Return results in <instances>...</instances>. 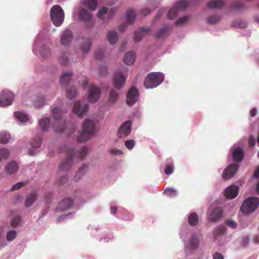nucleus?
<instances>
[{
  "label": "nucleus",
  "mask_w": 259,
  "mask_h": 259,
  "mask_svg": "<svg viewBox=\"0 0 259 259\" xmlns=\"http://www.w3.org/2000/svg\"><path fill=\"white\" fill-rule=\"evenodd\" d=\"M239 188L235 185L228 187L225 191L224 195L227 198H234L238 194Z\"/></svg>",
  "instance_id": "obj_18"
},
{
  "label": "nucleus",
  "mask_w": 259,
  "mask_h": 259,
  "mask_svg": "<svg viewBox=\"0 0 259 259\" xmlns=\"http://www.w3.org/2000/svg\"><path fill=\"white\" fill-rule=\"evenodd\" d=\"M67 97L68 99H72L74 98L77 93L76 89L75 87H71L70 89H66Z\"/></svg>",
  "instance_id": "obj_39"
},
{
  "label": "nucleus",
  "mask_w": 259,
  "mask_h": 259,
  "mask_svg": "<svg viewBox=\"0 0 259 259\" xmlns=\"http://www.w3.org/2000/svg\"><path fill=\"white\" fill-rule=\"evenodd\" d=\"M17 236V232L15 230L9 231L7 232L6 235V239L8 241L14 240Z\"/></svg>",
  "instance_id": "obj_40"
},
{
  "label": "nucleus",
  "mask_w": 259,
  "mask_h": 259,
  "mask_svg": "<svg viewBox=\"0 0 259 259\" xmlns=\"http://www.w3.org/2000/svg\"><path fill=\"white\" fill-rule=\"evenodd\" d=\"M72 76V73L71 72L64 73L60 78L61 83L62 84L67 83L70 81Z\"/></svg>",
  "instance_id": "obj_35"
},
{
  "label": "nucleus",
  "mask_w": 259,
  "mask_h": 259,
  "mask_svg": "<svg viewBox=\"0 0 259 259\" xmlns=\"http://www.w3.org/2000/svg\"><path fill=\"white\" fill-rule=\"evenodd\" d=\"M139 96L138 90L135 87L131 88L126 95V103L129 106L133 105L137 101Z\"/></svg>",
  "instance_id": "obj_11"
},
{
  "label": "nucleus",
  "mask_w": 259,
  "mask_h": 259,
  "mask_svg": "<svg viewBox=\"0 0 259 259\" xmlns=\"http://www.w3.org/2000/svg\"><path fill=\"white\" fill-rule=\"evenodd\" d=\"M131 132V122L130 121H126L119 128L117 135L119 138H124L130 134Z\"/></svg>",
  "instance_id": "obj_13"
},
{
  "label": "nucleus",
  "mask_w": 259,
  "mask_h": 259,
  "mask_svg": "<svg viewBox=\"0 0 259 259\" xmlns=\"http://www.w3.org/2000/svg\"><path fill=\"white\" fill-rule=\"evenodd\" d=\"M212 257L213 259H224L223 254L219 252L214 253L213 254Z\"/></svg>",
  "instance_id": "obj_56"
},
{
  "label": "nucleus",
  "mask_w": 259,
  "mask_h": 259,
  "mask_svg": "<svg viewBox=\"0 0 259 259\" xmlns=\"http://www.w3.org/2000/svg\"><path fill=\"white\" fill-rule=\"evenodd\" d=\"M189 6V1L188 0H179L177 1L174 7L170 9L167 13V18L169 19H174L176 17L180 11L186 10Z\"/></svg>",
  "instance_id": "obj_7"
},
{
  "label": "nucleus",
  "mask_w": 259,
  "mask_h": 259,
  "mask_svg": "<svg viewBox=\"0 0 259 259\" xmlns=\"http://www.w3.org/2000/svg\"><path fill=\"white\" fill-rule=\"evenodd\" d=\"M135 58V53L132 51H130L125 54L123 60L125 64L131 65L134 63Z\"/></svg>",
  "instance_id": "obj_24"
},
{
  "label": "nucleus",
  "mask_w": 259,
  "mask_h": 259,
  "mask_svg": "<svg viewBox=\"0 0 259 259\" xmlns=\"http://www.w3.org/2000/svg\"><path fill=\"white\" fill-rule=\"evenodd\" d=\"M51 20L56 26H60L64 19V13L62 8L59 5L54 6L50 11Z\"/></svg>",
  "instance_id": "obj_4"
},
{
  "label": "nucleus",
  "mask_w": 259,
  "mask_h": 259,
  "mask_svg": "<svg viewBox=\"0 0 259 259\" xmlns=\"http://www.w3.org/2000/svg\"><path fill=\"white\" fill-rule=\"evenodd\" d=\"M174 169V166L173 164H168L166 165L165 169H164V172L165 174L167 175H169L171 174Z\"/></svg>",
  "instance_id": "obj_46"
},
{
  "label": "nucleus",
  "mask_w": 259,
  "mask_h": 259,
  "mask_svg": "<svg viewBox=\"0 0 259 259\" xmlns=\"http://www.w3.org/2000/svg\"><path fill=\"white\" fill-rule=\"evenodd\" d=\"M109 152L112 155H120L123 154V152L121 150L114 148L110 149Z\"/></svg>",
  "instance_id": "obj_49"
},
{
  "label": "nucleus",
  "mask_w": 259,
  "mask_h": 259,
  "mask_svg": "<svg viewBox=\"0 0 259 259\" xmlns=\"http://www.w3.org/2000/svg\"><path fill=\"white\" fill-rule=\"evenodd\" d=\"M127 26V24L125 23H123L119 26V29L120 31H123L125 29Z\"/></svg>",
  "instance_id": "obj_62"
},
{
  "label": "nucleus",
  "mask_w": 259,
  "mask_h": 259,
  "mask_svg": "<svg viewBox=\"0 0 259 259\" xmlns=\"http://www.w3.org/2000/svg\"><path fill=\"white\" fill-rule=\"evenodd\" d=\"M194 248V242L193 239H191L190 241V245H187V249L190 248V249L193 250Z\"/></svg>",
  "instance_id": "obj_60"
},
{
  "label": "nucleus",
  "mask_w": 259,
  "mask_h": 259,
  "mask_svg": "<svg viewBox=\"0 0 259 259\" xmlns=\"http://www.w3.org/2000/svg\"><path fill=\"white\" fill-rule=\"evenodd\" d=\"M136 18L135 13L133 10L129 9L127 11L125 14V19L129 24H132L134 22Z\"/></svg>",
  "instance_id": "obj_28"
},
{
  "label": "nucleus",
  "mask_w": 259,
  "mask_h": 259,
  "mask_svg": "<svg viewBox=\"0 0 259 259\" xmlns=\"http://www.w3.org/2000/svg\"><path fill=\"white\" fill-rule=\"evenodd\" d=\"M126 80V77L120 72H116L113 78V85L117 89H119L122 88Z\"/></svg>",
  "instance_id": "obj_14"
},
{
  "label": "nucleus",
  "mask_w": 259,
  "mask_h": 259,
  "mask_svg": "<svg viewBox=\"0 0 259 259\" xmlns=\"http://www.w3.org/2000/svg\"><path fill=\"white\" fill-rule=\"evenodd\" d=\"M108 42L111 45H115L118 40V34L116 31H109L107 35Z\"/></svg>",
  "instance_id": "obj_26"
},
{
  "label": "nucleus",
  "mask_w": 259,
  "mask_h": 259,
  "mask_svg": "<svg viewBox=\"0 0 259 259\" xmlns=\"http://www.w3.org/2000/svg\"><path fill=\"white\" fill-rule=\"evenodd\" d=\"M168 26L164 25L162 28H160L155 33V36L156 38H162L164 36L167 31Z\"/></svg>",
  "instance_id": "obj_33"
},
{
  "label": "nucleus",
  "mask_w": 259,
  "mask_h": 259,
  "mask_svg": "<svg viewBox=\"0 0 259 259\" xmlns=\"http://www.w3.org/2000/svg\"><path fill=\"white\" fill-rule=\"evenodd\" d=\"M67 181V178L66 177H61L57 182L59 186H64Z\"/></svg>",
  "instance_id": "obj_50"
},
{
  "label": "nucleus",
  "mask_w": 259,
  "mask_h": 259,
  "mask_svg": "<svg viewBox=\"0 0 259 259\" xmlns=\"http://www.w3.org/2000/svg\"><path fill=\"white\" fill-rule=\"evenodd\" d=\"M257 111L256 109L254 108L251 109L250 111V115L251 117H254L256 115Z\"/></svg>",
  "instance_id": "obj_61"
},
{
  "label": "nucleus",
  "mask_w": 259,
  "mask_h": 259,
  "mask_svg": "<svg viewBox=\"0 0 259 259\" xmlns=\"http://www.w3.org/2000/svg\"><path fill=\"white\" fill-rule=\"evenodd\" d=\"M231 8L236 11H240L245 9V6L243 3L240 1H235L232 3L231 5Z\"/></svg>",
  "instance_id": "obj_32"
},
{
  "label": "nucleus",
  "mask_w": 259,
  "mask_h": 259,
  "mask_svg": "<svg viewBox=\"0 0 259 259\" xmlns=\"http://www.w3.org/2000/svg\"><path fill=\"white\" fill-rule=\"evenodd\" d=\"M88 108L89 105L88 104H85L82 106L80 102L77 101L74 103L73 111L78 116H81L87 112Z\"/></svg>",
  "instance_id": "obj_15"
},
{
  "label": "nucleus",
  "mask_w": 259,
  "mask_h": 259,
  "mask_svg": "<svg viewBox=\"0 0 259 259\" xmlns=\"http://www.w3.org/2000/svg\"><path fill=\"white\" fill-rule=\"evenodd\" d=\"M231 154L234 160L237 162L242 161L244 158V151L242 148L238 147L232 150Z\"/></svg>",
  "instance_id": "obj_19"
},
{
  "label": "nucleus",
  "mask_w": 259,
  "mask_h": 259,
  "mask_svg": "<svg viewBox=\"0 0 259 259\" xmlns=\"http://www.w3.org/2000/svg\"><path fill=\"white\" fill-rule=\"evenodd\" d=\"M79 18L80 20L91 22L92 21V15L87 10L82 9L81 10L79 14Z\"/></svg>",
  "instance_id": "obj_27"
},
{
  "label": "nucleus",
  "mask_w": 259,
  "mask_h": 259,
  "mask_svg": "<svg viewBox=\"0 0 259 259\" xmlns=\"http://www.w3.org/2000/svg\"><path fill=\"white\" fill-rule=\"evenodd\" d=\"M103 53L100 52H98L96 53V58L97 59H101L102 58Z\"/></svg>",
  "instance_id": "obj_63"
},
{
  "label": "nucleus",
  "mask_w": 259,
  "mask_h": 259,
  "mask_svg": "<svg viewBox=\"0 0 259 259\" xmlns=\"http://www.w3.org/2000/svg\"><path fill=\"white\" fill-rule=\"evenodd\" d=\"M227 225L232 229L236 228L237 226L236 223L233 221L227 220L226 221Z\"/></svg>",
  "instance_id": "obj_52"
},
{
  "label": "nucleus",
  "mask_w": 259,
  "mask_h": 259,
  "mask_svg": "<svg viewBox=\"0 0 259 259\" xmlns=\"http://www.w3.org/2000/svg\"><path fill=\"white\" fill-rule=\"evenodd\" d=\"M14 96L9 91H3L0 93V106L5 107L12 104L14 101Z\"/></svg>",
  "instance_id": "obj_9"
},
{
  "label": "nucleus",
  "mask_w": 259,
  "mask_h": 259,
  "mask_svg": "<svg viewBox=\"0 0 259 259\" xmlns=\"http://www.w3.org/2000/svg\"><path fill=\"white\" fill-rule=\"evenodd\" d=\"M118 93L114 90H111L110 92L109 101L111 103H115L118 98Z\"/></svg>",
  "instance_id": "obj_38"
},
{
  "label": "nucleus",
  "mask_w": 259,
  "mask_h": 259,
  "mask_svg": "<svg viewBox=\"0 0 259 259\" xmlns=\"http://www.w3.org/2000/svg\"><path fill=\"white\" fill-rule=\"evenodd\" d=\"M249 145L250 147H253L255 145V140L252 135H250L248 139Z\"/></svg>",
  "instance_id": "obj_53"
},
{
  "label": "nucleus",
  "mask_w": 259,
  "mask_h": 259,
  "mask_svg": "<svg viewBox=\"0 0 259 259\" xmlns=\"http://www.w3.org/2000/svg\"><path fill=\"white\" fill-rule=\"evenodd\" d=\"M249 238L248 237H243L242 238V243L244 246L247 245L249 243Z\"/></svg>",
  "instance_id": "obj_58"
},
{
  "label": "nucleus",
  "mask_w": 259,
  "mask_h": 259,
  "mask_svg": "<svg viewBox=\"0 0 259 259\" xmlns=\"http://www.w3.org/2000/svg\"><path fill=\"white\" fill-rule=\"evenodd\" d=\"M149 28H140L139 30L134 32V40L137 42L140 41L144 37L145 34L150 32Z\"/></svg>",
  "instance_id": "obj_20"
},
{
  "label": "nucleus",
  "mask_w": 259,
  "mask_h": 259,
  "mask_svg": "<svg viewBox=\"0 0 259 259\" xmlns=\"http://www.w3.org/2000/svg\"><path fill=\"white\" fill-rule=\"evenodd\" d=\"M73 204V201L70 198H67L60 201L57 207L58 211H63L70 208Z\"/></svg>",
  "instance_id": "obj_16"
},
{
  "label": "nucleus",
  "mask_w": 259,
  "mask_h": 259,
  "mask_svg": "<svg viewBox=\"0 0 259 259\" xmlns=\"http://www.w3.org/2000/svg\"><path fill=\"white\" fill-rule=\"evenodd\" d=\"M225 232V228L223 226H218L214 232V235L216 236L223 234Z\"/></svg>",
  "instance_id": "obj_44"
},
{
  "label": "nucleus",
  "mask_w": 259,
  "mask_h": 259,
  "mask_svg": "<svg viewBox=\"0 0 259 259\" xmlns=\"http://www.w3.org/2000/svg\"><path fill=\"white\" fill-rule=\"evenodd\" d=\"M95 132V124L94 121L90 119L84 120L83 124V131L77 137L78 142H84L90 139Z\"/></svg>",
  "instance_id": "obj_2"
},
{
  "label": "nucleus",
  "mask_w": 259,
  "mask_h": 259,
  "mask_svg": "<svg viewBox=\"0 0 259 259\" xmlns=\"http://www.w3.org/2000/svg\"><path fill=\"white\" fill-rule=\"evenodd\" d=\"M151 12V10H149V9L148 8H145V9H144L142 11V14L144 15V16H146L148 14H149V13H150Z\"/></svg>",
  "instance_id": "obj_59"
},
{
  "label": "nucleus",
  "mask_w": 259,
  "mask_h": 259,
  "mask_svg": "<svg viewBox=\"0 0 259 259\" xmlns=\"http://www.w3.org/2000/svg\"><path fill=\"white\" fill-rule=\"evenodd\" d=\"M165 192L170 197H175L177 195V191L171 188L166 189Z\"/></svg>",
  "instance_id": "obj_47"
},
{
  "label": "nucleus",
  "mask_w": 259,
  "mask_h": 259,
  "mask_svg": "<svg viewBox=\"0 0 259 259\" xmlns=\"http://www.w3.org/2000/svg\"><path fill=\"white\" fill-rule=\"evenodd\" d=\"M36 197V194L32 192L30 193L27 199L25 200V205L26 207H30L33 203L35 201Z\"/></svg>",
  "instance_id": "obj_31"
},
{
  "label": "nucleus",
  "mask_w": 259,
  "mask_h": 259,
  "mask_svg": "<svg viewBox=\"0 0 259 259\" xmlns=\"http://www.w3.org/2000/svg\"><path fill=\"white\" fill-rule=\"evenodd\" d=\"M83 5L87 7L90 10L94 11L97 7V1L96 0H84L83 2Z\"/></svg>",
  "instance_id": "obj_29"
},
{
  "label": "nucleus",
  "mask_w": 259,
  "mask_h": 259,
  "mask_svg": "<svg viewBox=\"0 0 259 259\" xmlns=\"http://www.w3.org/2000/svg\"><path fill=\"white\" fill-rule=\"evenodd\" d=\"M24 185V183L23 182H19L14 185L12 188V191H15L16 190H18L21 188Z\"/></svg>",
  "instance_id": "obj_55"
},
{
  "label": "nucleus",
  "mask_w": 259,
  "mask_h": 259,
  "mask_svg": "<svg viewBox=\"0 0 259 259\" xmlns=\"http://www.w3.org/2000/svg\"><path fill=\"white\" fill-rule=\"evenodd\" d=\"M88 169V166L86 164H84L81 166L78 170L77 173L74 176V180L77 181L80 178V177L86 172Z\"/></svg>",
  "instance_id": "obj_34"
},
{
  "label": "nucleus",
  "mask_w": 259,
  "mask_h": 259,
  "mask_svg": "<svg viewBox=\"0 0 259 259\" xmlns=\"http://www.w3.org/2000/svg\"><path fill=\"white\" fill-rule=\"evenodd\" d=\"M115 12L116 11L114 8L108 10L107 7H103L98 11V17L103 20L105 18V15H107V18L111 19L115 13Z\"/></svg>",
  "instance_id": "obj_17"
},
{
  "label": "nucleus",
  "mask_w": 259,
  "mask_h": 259,
  "mask_svg": "<svg viewBox=\"0 0 259 259\" xmlns=\"http://www.w3.org/2000/svg\"><path fill=\"white\" fill-rule=\"evenodd\" d=\"M53 117L56 120L54 125L55 130L58 132H63L66 127V121L62 118V111L57 107H55L52 110Z\"/></svg>",
  "instance_id": "obj_8"
},
{
  "label": "nucleus",
  "mask_w": 259,
  "mask_h": 259,
  "mask_svg": "<svg viewBox=\"0 0 259 259\" xmlns=\"http://www.w3.org/2000/svg\"><path fill=\"white\" fill-rule=\"evenodd\" d=\"M259 205V199L256 197H250L245 200L240 210L245 214H249L253 212Z\"/></svg>",
  "instance_id": "obj_5"
},
{
  "label": "nucleus",
  "mask_w": 259,
  "mask_h": 259,
  "mask_svg": "<svg viewBox=\"0 0 259 259\" xmlns=\"http://www.w3.org/2000/svg\"><path fill=\"white\" fill-rule=\"evenodd\" d=\"M163 80V75L160 72L150 73L145 78L144 86L147 89H152L160 84Z\"/></svg>",
  "instance_id": "obj_3"
},
{
  "label": "nucleus",
  "mask_w": 259,
  "mask_h": 259,
  "mask_svg": "<svg viewBox=\"0 0 259 259\" xmlns=\"http://www.w3.org/2000/svg\"><path fill=\"white\" fill-rule=\"evenodd\" d=\"M42 143V139L39 137L35 139L32 140L31 143V145L32 147L35 148H39Z\"/></svg>",
  "instance_id": "obj_41"
},
{
  "label": "nucleus",
  "mask_w": 259,
  "mask_h": 259,
  "mask_svg": "<svg viewBox=\"0 0 259 259\" xmlns=\"http://www.w3.org/2000/svg\"><path fill=\"white\" fill-rule=\"evenodd\" d=\"M50 124V119L49 118H42L39 121V125L43 131L48 129Z\"/></svg>",
  "instance_id": "obj_36"
},
{
  "label": "nucleus",
  "mask_w": 259,
  "mask_h": 259,
  "mask_svg": "<svg viewBox=\"0 0 259 259\" xmlns=\"http://www.w3.org/2000/svg\"><path fill=\"white\" fill-rule=\"evenodd\" d=\"M18 169V165L15 161L9 163L5 168L6 172L9 175L15 174Z\"/></svg>",
  "instance_id": "obj_23"
},
{
  "label": "nucleus",
  "mask_w": 259,
  "mask_h": 259,
  "mask_svg": "<svg viewBox=\"0 0 259 259\" xmlns=\"http://www.w3.org/2000/svg\"><path fill=\"white\" fill-rule=\"evenodd\" d=\"M188 222L190 225L194 226V212L191 213L188 218Z\"/></svg>",
  "instance_id": "obj_54"
},
{
  "label": "nucleus",
  "mask_w": 259,
  "mask_h": 259,
  "mask_svg": "<svg viewBox=\"0 0 259 259\" xmlns=\"http://www.w3.org/2000/svg\"><path fill=\"white\" fill-rule=\"evenodd\" d=\"M73 38L72 33L69 30H65L61 37V43L63 45H68L71 41Z\"/></svg>",
  "instance_id": "obj_21"
},
{
  "label": "nucleus",
  "mask_w": 259,
  "mask_h": 259,
  "mask_svg": "<svg viewBox=\"0 0 259 259\" xmlns=\"http://www.w3.org/2000/svg\"><path fill=\"white\" fill-rule=\"evenodd\" d=\"M9 152L7 149H0V160L6 159L8 158Z\"/></svg>",
  "instance_id": "obj_43"
},
{
  "label": "nucleus",
  "mask_w": 259,
  "mask_h": 259,
  "mask_svg": "<svg viewBox=\"0 0 259 259\" xmlns=\"http://www.w3.org/2000/svg\"><path fill=\"white\" fill-rule=\"evenodd\" d=\"M14 115L16 119L22 122H27L29 120L28 116L21 112H15Z\"/></svg>",
  "instance_id": "obj_30"
},
{
  "label": "nucleus",
  "mask_w": 259,
  "mask_h": 259,
  "mask_svg": "<svg viewBox=\"0 0 259 259\" xmlns=\"http://www.w3.org/2000/svg\"><path fill=\"white\" fill-rule=\"evenodd\" d=\"M10 135L6 132L0 133V143L7 144L10 139Z\"/></svg>",
  "instance_id": "obj_37"
},
{
  "label": "nucleus",
  "mask_w": 259,
  "mask_h": 259,
  "mask_svg": "<svg viewBox=\"0 0 259 259\" xmlns=\"http://www.w3.org/2000/svg\"><path fill=\"white\" fill-rule=\"evenodd\" d=\"M190 17L185 16L183 17L180 18L176 21V24L178 25H182L186 23L189 20Z\"/></svg>",
  "instance_id": "obj_45"
},
{
  "label": "nucleus",
  "mask_w": 259,
  "mask_h": 259,
  "mask_svg": "<svg viewBox=\"0 0 259 259\" xmlns=\"http://www.w3.org/2000/svg\"><path fill=\"white\" fill-rule=\"evenodd\" d=\"M20 222V218L19 217H16L12 220L11 222V225L13 228H16L19 224Z\"/></svg>",
  "instance_id": "obj_51"
},
{
  "label": "nucleus",
  "mask_w": 259,
  "mask_h": 259,
  "mask_svg": "<svg viewBox=\"0 0 259 259\" xmlns=\"http://www.w3.org/2000/svg\"><path fill=\"white\" fill-rule=\"evenodd\" d=\"M61 152H66L68 158L61 162L59 168L61 170H67L69 169L72 164V158L74 156H76L80 159H83L87 155L88 149L87 147L84 146L80 150L76 151L65 146L61 149Z\"/></svg>",
  "instance_id": "obj_1"
},
{
  "label": "nucleus",
  "mask_w": 259,
  "mask_h": 259,
  "mask_svg": "<svg viewBox=\"0 0 259 259\" xmlns=\"http://www.w3.org/2000/svg\"><path fill=\"white\" fill-rule=\"evenodd\" d=\"M135 144L133 140H130L125 141V145L128 149H132Z\"/></svg>",
  "instance_id": "obj_48"
},
{
  "label": "nucleus",
  "mask_w": 259,
  "mask_h": 259,
  "mask_svg": "<svg viewBox=\"0 0 259 259\" xmlns=\"http://www.w3.org/2000/svg\"><path fill=\"white\" fill-rule=\"evenodd\" d=\"M60 61L61 64L65 65L68 63V59L66 56H63L60 58Z\"/></svg>",
  "instance_id": "obj_57"
},
{
  "label": "nucleus",
  "mask_w": 259,
  "mask_h": 259,
  "mask_svg": "<svg viewBox=\"0 0 259 259\" xmlns=\"http://www.w3.org/2000/svg\"><path fill=\"white\" fill-rule=\"evenodd\" d=\"M220 17L218 15H212L207 18V22L210 24H215L220 21Z\"/></svg>",
  "instance_id": "obj_42"
},
{
  "label": "nucleus",
  "mask_w": 259,
  "mask_h": 259,
  "mask_svg": "<svg viewBox=\"0 0 259 259\" xmlns=\"http://www.w3.org/2000/svg\"><path fill=\"white\" fill-rule=\"evenodd\" d=\"M225 4L224 0H210L207 6L211 9H220L224 6Z\"/></svg>",
  "instance_id": "obj_22"
},
{
  "label": "nucleus",
  "mask_w": 259,
  "mask_h": 259,
  "mask_svg": "<svg viewBox=\"0 0 259 259\" xmlns=\"http://www.w3.org/2000/svg\"><path fill=\"white\" fill-rule=\"evenodd\" d=\"M110 210L111 213L113 214H115L117 212V208L116 206H111L110 208Z\"/></svg>",
  "instance_id": "obj_64"
},
{
  "label": "nucleus",
  "mask_w": 259,
  "mask_h": 259,
  "mask_svg": "<svg viewBox=\"0 0 259 259\" xmlns=\"http://www.w3.org/2000/svg\"><path fill=\"white\" fill-rule=\"evenodd\" d=\"M92 41L90 39H83L80 42V49L84 53H88L91 48Z\"/></svg>",
  "instance_id": "obj_25"
},
{
  "label": "nucleus",
  "mask_w": 259,
  "mask_h": 259,
  "mask_svg": "<svg viewBox=\"0 0 259 259\" xmlns=\"http://www.w3.org/2000/svg\"><path fill=\"white\" fill-rule=\"evenodd\" d=\"M83 87L84 89H89L88 100L91 103L96 102L101 95L100 89L95 86L93 84H90L89 82L85 80L83 83Z\"/></svg>",
  "instance_id": "obj_6"
},
{
  "label": "nucleus",
  "mask_w": 259,
  "mask_h": 259,
  "mask_svg": "<svg viewBox=\"0 0 259 259\" xmlns=\"http://www.w3.org/2000/svg\"><path fill=\"white\" fill-rule=\"evenodd\" d=\"M209 220L212 222L218 221L222 217L223 210L221 207H211L209 209Z\"/></svg>",
  "instance_id": "obj_12"
},
{
  "label": "nucleus",
  "mask_w": 259,
  "mask_h": 259,
  "mask_svg": "<svg viewBox=\"0 0 259 259\" xmlns=\"http://www.w3.org/2000/svg\"><path fill=\"white\" fill-rule=\"evenodd\" d=\"M239 167V165L236 163L230 164L223 171L222 175L223 179L228 180L233 177L238 170Z\"/></svg>",
  "instance_id": "obj_10"
}]
</instances>
